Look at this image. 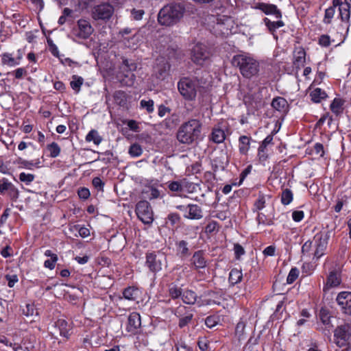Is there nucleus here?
I'll list each match as a JSON object with an SVG mask.
<instances>
[{"mask_svg":"<svg viewBox=\"0 0 351 351\" xmlns=\"http://www.w3.org/2000/svg\"><path fill=\"white\" fill-rule=\"evenodd\" d=\"M186 8L184 2H171L160 9L158 14V23L162 25L171 26L183 17Z\"/></svg>","mask_w":351,"mask_h":351,"instance_id":"1","label":"nucleus"},{"mask_svg":"<svg viewBox=\"0 0 351 351\" xmlns=\"http://www.w3.org/2000/svg\"><path fill=\"white\" fill-rule=\"evenodd\" d=\"M232 64L238 68L245 78H251L259 72V62L249 53H240L232 57Z\"/></svg>","mask_w":351,"mask_h":351,"instance_id":"2","label":"nucleus"},{"mask_svg":"<svg viewBox=\"0 0 351 351\" xmlns=\"http://www.w3.org/2000/svg\"><path fill=\"white\" fill-rule=\"evenodd\" d=\"M202 124L198 119H192L182 123L178 129L177 138L184 144H191L200 136Z\"/></svg>","mask_w":351,"mask_h":351,"instance_id":"3","label":"nucleus"},{"mask_svg":"<svg viewBox=\"0 0 351 351\" xmlns=\"http://www.w3.org/2000/svg\"><path fill=\"white\" fill-rule=\"evenodd\" d=\"M335 235L334 228L328 225L323 228L313 237L315 251L313 254V261H317L325 254L330 239Z\"/></svg>","mask_w":351,"mask_h":351,"instance_id":"4","label":"nucleus"},{"mask_svg":"<svg viewBox=\"0 0 351 351\" xmlns=\"http://www.w3.org/2000/svg\"><path fill=\"white\" fill-rule=\"evenodd\" d=\"M324 269L327 270L326 280L324 282L323 291L327 292L332 288L339 287L341 283V267L337 263L326 261Z\"/></svg>","mask_w":351,"mask_h":351,"instance_id":"5","label":"nucleus"},{"mask_svg":"<svg viewBox=\"0 0 351 351\" xmlns=\"http://www.w3.org/2000/svg\"><path fill=\"white\" fill-rule=\"evenodd\" d=\"M199 87L197 78L182 77L178 82V88L180 95L186 100L192 101L196 97Z\"/></svg>","mask_w":351,"mask_h":351,"instance_id":"6","label":"nucleus"},{"mask_svg":"<svg viewBox=\"0 0 351 351\" xmlns=\"http://www.w3.org/2000/svg\"><path fill=\"white\" fill-rule=\"evenodd\" d=\"M334 339L339 348H344L345 351L351 350V324L338 326L334 330Z\"/></svg>","mask_w":351,"mask_h":351,"instance_id":"7","label":"nucleus"},{"mask_svg":"<svg viewBox=\"0 0 351 351\" xmlns=\"http://www.w3.org/2000/svg\"><path fill=\"white\" fill-rule=\"evenodd\" d=\"M165 259L164 254L160 251H147L145 253V266L148 269L149 272L156 274L162 269V260Z\"/></svg>","mask_w":351,"mask_h":351,"instance_id":"8","label":"nucleus"},{"mask_svg":"<svg viewBox=\"0 0 351 351\" xmlns=\"http://www.w3.org/2000/svg\"><path fill=\"white\" fill-rule=\"evenodd\" d=\"M194 310L184 305H179L173 308L172 313L178 319V327L182 329L188 326L194 317Z\"/></svg>","mask_w":351,"mask_h":351,"instance_id":"9","label":"nucleus"},{"mask_svg":"<svg viewBox=\"0 0 351 351\" xmlns=\"http://www.w3.org/2000/svg\"><path fill=\"white\" fill-rule=\"evenodd\" d=\"M136 214L143 223L151 224L154 221V212L152 208L147 201L143 199L136 205Z\"/></svg>","mask_w":351,"mask_h":351,"instance_id":"10","label":"nucleus"},{"mask_svg":"<svg viewBox=\"0 0 351 351\" xmlns=\"http://www.w3.org/2000/svg\"><path fill=\"white\" fill-rule=\"evenodd\" d=\"M94 28L90 23L86 20L80 19L77 21V25L72 29V34L78 39L86 40L93 33Z\"/></svg>","mask_w":351,"mask_h":351,"instance_id":"11","label":"nucleus"},{"mask_svg":"<svg viewBox=\"0 0 351 351\" xmlns=\"http://www.w3.org/2000/svg\"><path fill=\"white\" fill-rule=\"evenodd\" d=\"M114 13V7L108 3L95 5L91 12V16L95 21L109 20Z\"/></svg>","mask_w":351,"mask_h":351,"instance_id":"12","label":"nucleus"},{"mask_svg":"<svg viewBox=\"0 0 351 351\" xmlns=\"http://www.w3.org/2000/svg\"><path fill=\"white\" fill-rule=\"evenodd\" d=\"M210 56V53L207 47L202 43L195 44L191 49V60L197 64L202 65L206 60L209 59Z\"/></svg>","mask_w":351,"mask_h":351,"instance_id":"13","label":"nucleus"},{"mask_svg":"<svg viewBox=\"0 0 351 351\" xmlns=\"http://www.w3.org/2000/svg\"><path fill=\"white\" fill-rule=\"evenodd\" d=\"M141 328V315L136 311L130 313L128 317L125 330L131 335H136L140 333Z\"/></svg>","mask_w":351,"mask_h":351,"instance_id":"14","label":"nucleus"},{"mask_svg":"<svg viewBox=\"0 0 351 351\" xmlns=\"http://www.w3.org/2000/svg\"><path fill=\"white\" fill-rule=\"evenodd\" d=\"M190 262L194 269L200 272V270L205 269L208 265V260L205 252L202 250L195 251L193 254Z\"/></svg>","mask_w":351,"mask_h":351,"instance_id":"15","label":"nucleus"},{"mask_svg":"<svg viewBox=\"0 0 351 351\" xmlns=\"http://www.w3.org/2000/svg\"><path fill=\"white\" fill-rule=\"evenodd\" d=\"M336 301L342 313L351 316V292L341 291L339 293Z\"/></svg>","mask_w":351,"mask_h":351,"instance_id":"16","label":"nucleus"},{"mask_svg":"<svg viewBox=\"0 0 351 351\" xmlns=\"http://www.w3.org/2000/svg\"><path fill=\"white\" fill-rule=\"evenodd\" d=\"M54 327L58 330L60 337L65 340L70 339L73 333V324L71 322L70 323L64 319H58L54 322Z\"/></svg>","mask_w":351,"mask_h":351,"instance_id":"17","label":"nucleus"},{"mask_svg":"<svg viewBox=\"0 0 351 351\" xmlns=\"http://www.w3.org/2000/svg\"><path fill=\"white\" fill-rule=\"evenodd\" d=\"M254 8L262 11L266 15H273L277 19L282 18V12L274 4L257 3L254 5Z\"/></svg>","mask_w":351,"mask_h":351,"instance_id":"18","label":"nucleus"},{"mask_svg":"<svg viewBox=\"0 0 351 351\" xmlns=\"http://www.w3.org/2000/svg\"><path fill=\"white\" fill-rule=\"evenodd\" d=\"M123 297L130 301H136L142 294L141 290L136 286H128L123 290Z\"/></svg>","mask_w":351,"mask_h":351,"instance_id":"19","label":"nucleus"},{"mask_svg":"<svg viewBox=\"0 0 351 351\" xmlns=\"http://www.w3.org/2000/svg\"><path fill=\"white\" fill-rule=\"evenodd\" d=\"M306 63V52L302 47L298 48L293 56V66L296 70L304 67Z\"/></svg>","mask_w":351,"mask_h":351,"instance_id":"20","label":"nucleus"},{"mask_svg":"<svg viewBox=\"0 0 351 351\" xmlns=\"http://www.w3.org/2000/svg\"><path fill=\"white\" fill-rule=\"evenodd\" d=\"M271 106L277 111L285 114L289 111L287 101L281 97H276L271 101Z\"/></svg>","mask_w":351,"mask_h":351,"instance_id":"21","label":"nucleus"},{"mask_svg":"<svg viewBox=\"0 0 351 351\" xmlns=\"http://www.w3.org/2000/svg\"><path fill=\"white\" fill-rule=\"evenodd\" d=\"M170 65L167 62L163 61L155 67V75L160 80H163L169 75Z\"/></svg>","mask_w":351,"mask_h":351,"instance_id":"22","label":"nucleus"},{"mask_svg":"<svg viewBox=\"0 0 351 351\" xmlns=\"http://www.w3.org/2000/svg\"><path fill=\"white\" fill-rule=\"evenodd\" d=\"M273 141V136L268 135L261 143L258 149V156L261 162H265L267 157V153L266 150L267 146L271 143Z\"/></svg>","mask_w":351,"mask_h":351,"instance_id":"23","label":"nucleus"},{"mask_svg":"<svg viewBox=\"0 0 351 351\" xmlns=\"http://www.w3.org/2000/svg\"><path fill=\"white\" fill-rule=\"evenodd\" d=\"M176 254L181 258L189 256L191 253L189 248V243L184 240L178 241L175 243Z\"/></svg>","mask_w":351,"mask_h":351,"instance_id":"24","label":"nucleus"},{"mask_svg":"<svg viewBox=\"0 0 351 351\" xmlns=\"http://www.w3.org/2000/svg\"><path fill=\"white\" fill-rule=\"evenodd\" d=\"M188 215H184L185 218L190 219H200L203 217L202 210L200 206L196 204H189Z\"/></svg>","mask_w":351,"mask_h":351,"instance_id":"25","label":"nucleus"},{"mask_svg":"<svg viewBox=\"0 0 351 351\" xmlns=\"http://www.w3.org/2000/svg\"><path fill=\"white\" fill-rule=\"evenodd\" d=\"M181 299L183 303L189 305H193L197 302V295L195 291L186 289L183 291Z\"/></svg>","mask_w":351,"mask_h":351,"instance_id":"26","label":"nucleus"},{"mask_svg":"<svg viewBox=\"0 0 351 351\" xmlns=\"http://www.w3.org/2000/svg\"><path fill=\"white\" fill-rule=\"evenodd\" d=\"M243 279V273L241 269H239L237 268H232L228 276V282L230 283V287H233L235 285L241 282Z\"/></svg>","mask_w":351,"mask_h":351,"instance_id":"27","label":"nucleus"},{"mask_svg":"<svg viewBox=\"0 0 351 351\" xmlns=\"http://www.w3.org/2000/svg\"><path fill=\"white\" fill-rule=\"evenodd\" d=\"M168 295L173 300L181 298L183 293L182 287L178 286L174 282L168 285Z\"/></svg>","mask_w":351,"mask_h":351,"instance_id":"28","label":"nucleus"},{"mask_svg":"<svg viewBox=\"0 0 351 351\" xmlns=\"http://www.w3.org/2000/svg\"><path fill=\"white\" fill-rule=\"evenodd\" d=\"M226 138V134L223 130L219 128H214L210 136V140L215 143H221Z\"/></svg>","mask_w":351,"mask_h":351,"instance_id":"29","label":"nucleus"},{"mask_svg":"<svg viewBox=\"0 0 351 351\" xmlns=\"http://www.w3.org/2000/svg\"><path fill=\"white\" fill-rule=\"evenodd\" d=\"M311 100L314 103H320L328 97L326 93L320 88H316L310 93Z\"/></svg>","mask_w":351,"mask_h":351,"instance_id":"30","label":"nucleus"},{"mask_svg":"<svg viewBox=\"0 0 351 351\" xmlns=\"http://www.w3.org/2000/svg\"><path fill=\"white\" fill-rule=\"evenodd\" d=\"M221 228L219 223L214 220L209 219L208 220V223L204 228V232L207 235H213L216 234Z\"/></svg>","mask_w":351,"mask_h":351,"instance_id":"31","label":"nucleus"},{"mask_svg":"<svg viewBox=\"0 0 351 351\" xmlns=\"http://www.w3.org/2000/svg\"><path fill=\"white\" fill-rule=\"evenodd\" d=\"M263 22L266 27L268 28L269 31L272 34H274L277 29L285 25V23L281 20H278L277 21H271L268 18H265L263 19Z\"/></svg>","mask_w":351,"mask_h":351,"instance_id":"32","label":"nucleus"},{"mask_svg":"<svg viewBox=\"0 0 351 351\" xmlns=\"http://www.w3.org/2000/svg\"><path fill=\"white\" fill-rule=\"evenodd\" d=\"M350 8L351 3L346 4L345 2L343 6L339 8V16L343 22L349 23L350 18Z\"/></svg>","mask_w":351,"mask_h":351,"instance_id":"33","label":"nucleus"},{"mask_svg":"<svg viewBox=\"0 0 351 351\" xmlns=\"http://www.w3.org/2000/svg\"><path fill=\"white\" fill-rule=\"evenodd\" d=\"M86 142H91L93 141V143L96 145H99L103 138L102 137L99 135V132L97 130H91L88 134L86 136Z\"/></svg>","mask_w":351,"mask_h":351,"instance_id":"34","label":"nucleus"},{"mask_svg":"<svg viewBox=\"0 0 351 351\" xmlns=\"http://www.w3.org/2000/svg\"><path fill=\"white\" fill-rule=\"evenodd\" d=\"M180 215L177 213H169L166 218V224L169 225L172 228L178 226L180 222Z\"/></svg>","mask_w":351,"mask_h":351,"instance_id":"35","label":"nucleus"},{"mask_svg":"<svg viewBox=\"0 0 351 351\" xmlns=\"http://www.w3.org/2000/svg\"><path fill=\"white\" fill-rule=\"evenodd\" d=\"M239 152L242 154H246L250 149V138L247 136L239 137Z\"/></svg>","mask_w":351,"mask_h":351,"instance_id":"36","label":"nucleus"},{"mask_svg":"<svg viewBox=\"0 0 351 351\" xmlns=\"http://www.w3.org/2000/svg\"><path fill=\"white\" fill-rule=\"evenodd\" d=\"M35 337H32L23 339L20 344L23 347L24 351H35Z\"/></svg>","mask_w":351,"mask_h":351,"instance_id":"37","label":"nucleus"},{"mask_svg":"<svg viewBox=\"0 0 351 351\" xmlns=\"http://www.w3.org/2000/svg\"><path fill=\"white\" fill-rule=\"evenodd\" d=\"M1 62L3 64H6L10 66H14L19 64V61L14 58L11 53H4L1 55Z\"/></svg>","mask_w":351,"mask_h":351,"instance_id":"38","label":"nucleus"},{"mask_svg":"<svg viewBox=\"0 0 351 351\" xmlns=\"http://www.w3.org/2000/svg\"><path fill=\"white\" fill-rule=\"evenodd\" d=\"M300 270L296 267H292L287 277V283L288 285L293 284L299 277Z\"/></svg>","mask_w":351,"mask_h":351,"instance_id":"39","label":"nucleus"},{"mask_svg":"<svg viewBox=\"0 0 351 351\" xmlns=\"http://www.w3.org/2000/svg\"><path fill=\"white\" fill-rule=\"evenodd\" d=\"M343 104L344 101L342 99L335 98L330 104V110L335 114H338L341 111Z\"/></svg>","mask_w":351,"mask_h":351,"instance_id":"40","label":"nucleus"},{"mask_svg":"<svg viewBox=\"0 0 351 351\" xmlns=\"http://www.w3.org/2000/svg\"><path fill=\"white\" fill-rule=\"evenodd\" d=\"M302 273L304 276H311L315 269V265L311 262H305L302 265Z\"/></svg>","mask_w":351,"mask_h":351,"instance_id":"41","label":"nucleus"},{"mask_svg":"<svg viewBox=\"0 0 351 351\" xmlns=\"http://www.w3.org/2000/svg\"><path fill=\"white\" fill-rule=\"evenodd\" d=\"M220 321L219 316L217 315H210L205 319V324L209 328L216 326Z\"/></svg>","mask_w":351,"mask_h":351,"instance_id":"42","label":"nucleus"},{"mask_svg":"<svg viewBox=\"0 0 351 351\" xmlns=\"http://www.w3.org/2000/svg\"><path fill=\"white\" fill-rule=\"evenodd\" d=\"M73 80L70 82L71 87L76 92L80 90L81 86L83 84L84 80L82 77L77 75H73Z\"/></svg>","mask_w":351,"mask_h":351,"instance_id":"43","label":"nucleus"},{"mask_svg":"<svg viewBox=\"0 0 351 351\" xmlns=\"http://www.w3.org/2000/svg\"><path fill=\"white\" fill-rule=\"evenodd\" d=\"M319 317L321 322L324 325H329L330 324V315L329 311L325 308H322L319 311Z\"/></svg>","mask_w":351,"mask_h":351,"instance_id":"44","label":"nucleus"},{"mask_svg":"<svg viewBox=\"0 0 351 351\" xmlns=\"http://www.w3.org/2000/svg\"><path fill=\"white\" fill-rule=\"evenodd\" d=\"M256 221L258 225L271 226L273 224L272 219L262 213H258Z\"/></svg>","mask_w":351,"mask_h":351,"instance_id":"45","label":"nucleus"},{"mask_svg":"<svg viewBox=\"0 0 351 351\" xmlns=\"http://www.w3.org/2000/svg\"><path fill=\"white\" fill-rule=\"evenodd\" d=\"M128 153L132 157H138L142 154L143 149L140 145L134 143L130 145Z\"/></svg>","mask_w":351,"mask_h":351,"instance_id":"46","label":"nucleus"},{"mask_svg":"<svg viewBox=\"0 0 351 351\" xmlns=\"http://www.w3.org/2000/svg\"><path fill=\"white\" fill-rule=\"evenodd\" d=\"M47 150L50 153V156L52 158L57 157L60 153V147L58 143L53 142L47 145Z\"/></svg>","mask_w":351,"mask_h":351,"instance_id":"47","label":"nucleus"},{"mask_svg":"<svg viewBox=\"0 0 351 351\" xmlns=\"http://www.w3.org/2000/svg\"><path fill=\"white\" fill-rule=\"evenodd\" d=\"M335 14V10L334 8L329 7L328 8L326 9L323 19L324 23L327 25L330 24Z\"/></svg>","mask_w":351,"mask_h":351,"instance_id":"48","label":"nucleus"},{"mask_svg":"<svg viewBox=\"0 0 351 351\" xmlns=\"http://www.w3.org/2000/svg\"><path fill=\"white\" fill-rule=\"evenodd\" d=\"M154 101L152 99L149 100H141L140 101V106L141 108L146 109L147 112L149 113H152L154 112Z\"/></svg>","mask_w":351,"mask_h":351,"instance_id":"49","label":"nucleus"},{"mask_svg":"<svg viewBox=\"0 0 351 351\" xmlns=\"http://www.w3.org/2000/svg\"><path fill=\"white\" fill-rule=\"evenodd\" d=\"M4 278L8 282V286L10 288H13L15 284L19 282V277L16 274H6Z\"/></svg>","mask_w":351,"mask_h":351,"instance_id":"50","label":"nucleus"},{"mask_svg":"<svg viewBox=\"0 0 351 351\" xmlns=\"http://www.w3.org/2000/svg\"><path fill=\"white\" fill-rule=\"evenodd\" d=\"M34 175L31 173H25L22 172L19 174V180L21 182L25 183L26 184H30L34 180Z\"/></svg>","mask_w":351,"mask_h":351,"instance_id":"51","label":"nucleus"},{"mask_svg":"<svg viewBox=\"0 0 351 351\" xmlns=\"http://www.w3.org/2000/svg\"><path fill=\"white\" fill-rule=\"evenodd\" d=\"M78 232L79 236L82 238H86L90 235V230L84 226L75 225L73 227Z\"/></svg>","mask_w":351,"mask_h":351,"instance_id":"52","label":"nucleus"},{"mask_svg":"<svg viewBox=\"0 0 351 351\" xmlns=\"http://www.w3.org/2000/svg\"><path fill=\"white\" fill-rule=\"evenodd\" d=\"M17 163L24 168L31 169L34 165H38L40 163V160L38 159L37 162L34 163L32 161H28L20 158L18 159Z\"/></svg>","mask_w":351,"mask_h":351,"instance_id":"53","label":"nucleus"},{"mask_svg":"<svg viewBox=\"0 0 351 351\" xmlns=\"http://www.w3.org/2000/svg\"><path fill=\"white\" fill-rule=\"evenodd\" d=\"M313 241L311 240L306 241L302 246L301 252L304 256H308L312 250Z\"/></svg>","mask_w":351,"mask_h":351,"instance_id":"54","label":"nucleus"},{"mask_svg":"<svg viewBox=\"0 0 351 351\" xmlns=\"http://www.w3.org/2000/svg\"><path fill=\"white\" fill-rule=\"evenodd\" d=\"M167 184L168 188L171 191L178 192L182 190V184L178 181L169 182Z\"/></svg>","mask_w":351,"mask_h":351,"instance_id":"55","label":"nucleus"},{"mask_svg":"<svg viewBox=\"0 0 351 351\" xmlns=\"http://www.w3.org/2000/svg\"><path fill=\"white\" fill-rule=\"evenodd\" d=\"M234 252L236 259H239L245 252L243 246L239 243H235L234 245Z\"/></svg>","mask_w":351,"mask_h":351,"instance_id":"56","label":"nucleus"},{"mask_svg":"<svg viewBox=\"0 0 351 351\" xmlns=\"http://www.w3.org/2000/svg\"><path fill=\"white\" fill-rule=\"evenodd\" d=\"M58 256L55 255L52 258L47 259L44 262V266L49 269H53L56 266V263L58 261Z\"/></svg>","mask_w":351,"mask_h":351,"instance_id":"57","label":"nucleus"},{"mask_svg":"<svg viewBox=\"0 0 351 351\" xmlns=\"http://www.w3.org/2000/svg\"><path fill=\"white\" fill-rule=\"evenodd\" d=\"M35 311L34 304H27L25 308L23 309V314L26 317L32 316Z\"/></svg>","mask_w":351,"mask_h":351,"instance_id":"58","label":"nucleus"},{"mask_svg":"<svg viewBox=\"0 0 351 351\" xmlns=\"http://www.w3.org/2000/svg\"><path fill=\"white\" fill-rule=\"evenodd\" d=\"M93 185L97 191H103L104 182L99 177H95L93 180Z\"/></svg>","mask_w":351,"mask_h":351,"instance_id":"59","label":"nucleus"},{"mask_svg":"<svg viewBox=\"0 0 351 351\" xmlns=\"http://www.w3.org/2000/svg\"><path fill=\"white\" fill-rule=\"evenodd\" d=\"M146 193L150 194L152 197H158L160 196L159 189L153 186H147L146 189Z\"/></svg>","mask_w":351,"mask_h":351,"instance_id":"60","label":"nucleus"},{"mask_svg":"<svg viewBox=\"0 0 351 351\" xmlns=\"http://www.w3.org/2000/svg\"><path fill=\"white\" fill-rule=\"evenodd\" d=\"M12 248L10 245H7L5 247H4L0 252L1 255L3 258H9L12 256Z\"/></svg>","mask_w":351,"mask_h":351,"instance_id":"61","label":"nucleus"},{"mask_svg":"<svg viewBox=\"0 0 351 351\" xmlns=\"http://www.w3.org/2000/svg\"><path fill=\"white\" fill-rule=\"evenodd\" d=\"M197 346L201 351H208L209 343L206 339H199L197 341Z\"/></svg>","mask_w":351,"mask_h":351,"instance_id":"62","label":"nucleus"},{"mask_svg":"<svg viewBox=\"0 0 351 351\" xmlns=\"http://www.w3.org/2000/svg\"><path fill=\"white\" fill-rule=\"evenodd\" d=\"M304 217V213L302 210H295L292 213V219L295 222L301 221Z\"/></svg>","mask_w":351,"mask_h":351,"instance_id":"63","label":"nucleus"},{"mask_svg":"<svg viewBox=\"0 0 351 351\" xmlns=\"http://www.w3.org/2000/svg\"><path fill=\"white\" fill-rule=\"evenodd\" d=\"M176 351H193L192 348L188 346L184 342L180 341L176 344Z\"/></svg>","mask_w":351,"mask_h":351,"instance_id":"64","label":"nucleus"}]
</instances>
